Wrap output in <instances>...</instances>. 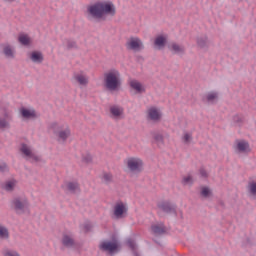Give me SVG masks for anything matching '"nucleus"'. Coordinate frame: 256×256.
<instances>
[{"label":"nucleus","mask_w":256,"mask_h":256,"mask_svg":"<svg viewBox=\"0 0 256 256\" xmlns=\"http://www.w3.org/2000/svg\"><path fill=\"white\" fill-rule=\"evenodd\" d=\"M50 129L54 132L57 137L58 143H66L67 139L71 137V128L69 126H63L57 122L50 124Z\"/></svg>","instance_id":"nucleus-3"},{"label":"nucleus","mask_w":256,"mask_h":256,"mask_svg":"<svg viewBox=\"0 0 256 256\" xmlns=\"http://www.w3.org/2000/svg\"><path fill=\"white\" fill-rule=\"evenodd\" d=\"M12 209L17 215H25L29 211V200L25 196H17L12 200Z\"/></svg>","instance_id":"nucleus-4"},{"label":"nucleus","mask_w":256,"mask_h":256,"mask_svg":"<svg viewBox=\"0 0 256 256\" xmlns=\"http://www.w3.org/2000/svg\"><path fill=\"white\" fill-rule=\"evenodd\" d=\"M126 49L135 52L143 51L145 45H143V41H141L139 37H131L126 42Z\"/></svg>","instance_id":"nucleus-8"},{"label":"nucleus","mask_w":256,"mask_h":256,"mask_svg":"<svg viewBox=\"0 0 256 256\" xmlns=\"http://www.w3.org/2000/svg\"><path fill=\"white\" fill-rule=\"evenodd\" d=\"M130 87L136 91V93H145L146 89L143 84L137 80L130 81Z\"/></svg>","instance_id":"nucleus-22"},{"label":"nucleus","mask_w":256,"mask_h":256,"mask_svg":"<svg viewBox=\"0 0 256 256\" xmlns=\"http://www.w3.org/2000/svg\"><path fill=\"white\" fill-rule=\"evenodd\" d=\"M19 152L21 153L22 157L29 161L30 163H39L41 162V156L37 155L31 146L21 143L19 147Z\"/></svg>","instance_id":"nucleus-6"},{"label":"nucleus","mask_w":256,"mask_h":256,"mask_svg":"<svg viewBox=\"0 0 256 256\" xmlns=\"http://www.w3.org/2000/svg\"><path fill=\"white\" fill-rule=\"evenodd\" d=\"M197 45L200 47V49H209L211 43L209 42L207 36H202L197 38Z\"/></svg>","instance_id":"nucleus-23"},{"label":"nucleus","mask_w":256,"mask_h":256,"mask_svg":"<svg viewBox=\"0 0 256 256\" xmlns=\"http://www.w3.org/2000/svg\"><path fill=\"white\" fill-rule=\"evenodd\" d=\"M0 237L2 239H7V237H9V232L7 231V228L0 226Z\"/></svg>","instance_id":"nucleus-38"},{"label":"nucleus","mask_w":256,"mask_h":256,"mask_svg":"<svg viewBox=\"0 0 256 256\" xmlns=\"http://www.w3.org/2000/svg\"><path fill=\"white\" fill-rule=\"evenodd\" d=\"M128 247L131 249V251L133 252L134 256H139V252H137V244L135 243V240H133L132 238H129L126 241Z\"/></svg>","instance_id":"nucleus-29"},{"label":"nucleus","mask_w":256,"mask_h":256,"mask_svg":"<svg viewBox=\"0 0 256 256\" xmlns=\"http://www.w3.org/2000/svg\"><path fill=\"white\" fill-rule=\"evenodd\" d=\"M129 215V206L123 201H117L112 209V219L119 221L127 218Z\"/></svg>","instance_id":"nucleus-5"},{"label":"nucleus","mask_w":256,"mask_h":256,"mask_svg":"<svg viewBox=\"0 0 256 256\" xmlns=\"http://www.w3.org/2000/svg\"><path fill=\"white\" fill-rule=\"evenodd\" d=\"M157 207L160 211H163V213L177 215V205L170 201H160L158 202Z\"/></svg>","instance_id":"nucleus-11"},{"label":"nucleus","mask_w":256,"mask_h":256,"mask_svg":"<svg viewBox=\"0 0 256 256\" xmlns=\"http://www.w3.org/2000/svg\"><path fill=\"white\" fill-rule=\"evenodd\" d=\"M219 99V94L217 92H209L203 97V101H206V103H215Z\"/></svg>","instance_id":"nucleus-24"},{"label":"nucleus","mask_w":256,"mask_h":256,"mask_svg":"<svg viewBox=\"0 0 256 256\" xmlns=\"http://www.w3.org/2000/svg\"><path fill=\"white\" fill-rule=\"evenodd\" d=\"M193 183H194V180H193V176L191 174L183 176L182 184H184V185H193Z\"/></svg>","instance_id":"nucleus-35"},{"label":"nucleus","mask_w":256,"mask_h":256,"mask_svg":"<svg viewBox=\"0 0 256 256\" xmlns=\"http://www.w3.org/2000/svg\"><path fill=\"white\" fill-rule=\"evenodd\" d=\"M200 195H201V197H204L205 199H207L208 197H211V189H209V187H207V186H202L200 188Z\"/></svg>","instance_id":"nucleus-32"},{"label":"nucleus","mask_w":256,"mask_h":256,"mask_svg":"<svg viewBox=\"0 0 256 256\" xmlns=\"http://www.w3.org/2000/svg\"><path fill=\"white\" fill-rule=\"evenodd\" d=\"M99 249L100 251L115 253V251L119 249V243H117V241H114V242L103 241L100 243Z\"/></svg>","instance_id":"nucleus-12"},{"label":"nucleus","mask_w":256,"mask_h":256,"mask_svg":"<svg viewBox=\"0 0 256 256\" xmlns=\"http://www.w3.org/2000/svg\"><path fill=\"white\" fill-rule=\"evenodd\" d=\"M5 171H9L7 164H5V163L0 164V173H5Z\"/></svg>","instance_id":"nucleus-43"},{"label":"nucleus","mask_w":256,"mask_h":256,"mask_svg":"<svg viewBox=\"0 0 256 256\" xmlns=\"http://www.w3.org/2000/svg\"><path fill=\"white\" fill-rule=\"evenodd\" d=\"M191 139H193V136L190 133H185L183 136L184 143H191Z\"/></svg>","instance_id":"nucleus-41"},{"label":"nucleus","mask_w":256,"mask_h":256,"mask_svg":"<svg viewBox=\"0 0 256 256\" xmlns=\"http://www.w3.org/2000/svg\"><path fill=\"white\" fill-rule=\"evenodd\" d=\"M3 256H21V254H19V252L15 251V250H11V249H5L2 252Z\"/></svg>","instance_id":"nucleus-36"},{"label":"nucleus","mask_w":256,"mask_h":256,"mask_svg":"<svg viewBox=\"0 0 256 256\" xmlns=\"http://www.w3.org/2000/svg\"><path fill=\"white\" fill-rule=\"evenodd\" d=\"M200 176L203 177V179H207L209 177V174L207 173V170L205 168L199 169Z\"/></svg>","instance_id":"nucleus-42"},{"label":"nucleus","mask_w":256,"mask_h":256,"mask_svg":"<svg viewBox=\"0 0 256 256\" xmlns=\"http://www.w3.org/2000/svg\"><path fill=\"white\" fill-rule=\"evenodd\" d=\"M163 117L161 111L158 110L157 107L152 106L147 110V119L149 121H154V123L159 122V120Z\"/></svg>","instance_id":"nucleus-14"},{"label":"nucleus","mask_w":256,"mask_h":256,"mask_svg":"<svg viewBox=\"0 0 256 256\" xmlns=\"http://www.w3.org/2000/svg\"><path fill=\"white\" fill-rule=\"evenodd\" d=\"M3 53L8 59H13L15 57V52L13 51V47H11V45L4 46Z\"/></svg>","instance_id":"nucleus-27"},{"label":"nucleus","mask_w":256,"mask_h":256,"mask_svg":"<svg viewBox=\"0 0 256 256\" xmlns=\"http://www.w3.org/2000/svg\"><path fill=\"white\" fill-rule=\"evenodd\" d=\"M121 72L111 69L104 73V87L107 91H119L121 89Z\"/></svg>","instance_id":"nucleus-2"},{"label":"nucleus","mask_w":256,"mask_h":256,"mask_svg":"<svg viewBox=\"0 0 256 256\" xmlns=\"http://www.w3.org/2000/svg\"><path fill=\"white\" fill-rule=\"evenodd\" d=\"M15 187H17V180L15 179L8 180L4 184L5 191H14Z\"/></svg>","instance_id":"nucleus-28"},{"label":"nucleus","mask_w":256,"mask_h":256,"mask_svg":"<svg viewBox=\"0 0 256 256\" xmlns=\"http://www.w3.org/2000/svg\"><path fill=\"white\" fill-rule=\"evenodd\" d=\"M248 191L253 197H256V181L251 180L248 182Z\"/></svg>","instance_id":"nucleus-31"},{"label":"nucleus","mask_w":256,"mask_h":256,"mask_svg":"<svg viewBox=\"0 0 256 256\" xmlns=\"http://www.w3.org/2000/svg\"><path fill=\"white\" fill-rule=\"evenodd\" d=\"M168 49L169 51H171L173 55H185L187 51V49L185 48V45L179 44L177 42H171L168 45Z\"/></svg>","instance_id":"nucleus-13"},{"label":"nucleus","mask_w":256,"mask_h":256,"mask_svg":"<svg viewBox=\"0 0 256 256\" xmlns=\"http://www.w3.org/2000/svg\"><path fill=\"white\" fill-rule=\"evenodd\" d=\"M62 245L67 248L75 247V238L73 237V234H63Z\"/></svg>","instance_id":"nucleus-18"},{"label":"nucleus","mask_w":256,"mask_h":256,"mask_svg":"<svg viewBox=\"0 0 256 256\" xmlns=\"http://www.w3.org/2000/svg\"><path fill=\"white\" fill-rule=\"evenodd\" d=\"M165 45H167V35L160 34L156 36L154 39V47H156V49H165Z\"/></svg>","instance_id":"nucleus-17"},{"label":"nucleus","mask_w":256,"mask_h":256,"mask_svg":"<svg viewBox=\"0 0 256 256\" xmlns=\"http://www.w3.org/2000/svg\"><path fill=\"white\" fill-rule=\"evenodd\" d=\"M151 231L154 235H165V233H167V227H165L163 223L152 224Z\"/></svg>","instance_id":"nucleus-20"},{"label":"nucleus","mask_w":256,"mask_h":256,"mask_svg":"<svg viewBox=\"0 0 256 256\" xmlns=\"http://www.w3.org/2000/svg\"><path fill=\"white\" fill-rule=\"evenodd\" d=\"M153 138L158 145H163L165 143V137H163V134L161 133H155Z\"/></svg>","instance_id":"nucleus-34"},{"label":"nucleus","mask_w":256,"mask_h":256,"mask_svg":"<svg viewBox=\"0 0 256 256\" xmlns=\"http://www.w3.org/2000/svg\"><path fill=\"white\" fill-rule=\"evenodd\" d=\"M87 13L94 21H105L107 17H115L117 9L111 1H98L87 7Z\"/></svg>","instance_id":"nucleus-1"},{"label":"nucleus","mask_w":256,"mask_h":256,"mask_svg":"<svg viewBox=\"0 0 256 256\" xmlns=\"http://www.w3.org/2000/svg\"><path fill=\"white\" fill-rule=\"evenodd\" d=\"M244 121H245V118L243 117V115L237 114L233 117V122L235 123V125L237 127H241V125H243Z\"/></svg>","instance_id":"nucleus-33"},{"label":"nucleus","mask_w":256,"mask_h":256,"mask_svg":"<svg viewBox=\"0 0 256 256\" xmlns=\"http://www.w3.org/2000/svg\"><path fill=\"white\" fill-rule=\"evenodd\" d=\"M82 161L84 163H91V161H93V157L91 156V154L86 153V154L82 155Z\"/></svg>","instance_id":"nucleus-40"},{"label":"nucleus","mask_w":256,"mask_h":256,"mask_svg":"<svg viewBox=\"0 0 256 256\" xmlns=\"http://www.w3.org/2000/svg\"><path fill=\"white\" fill-rule=\"evenodd\" d=\"M82 229H83L84 233H89V231H91V229H93V225L90 222H86L83 224Z\"/></svg>","instance_id":"nucleus-39"},{"label":"nucleus","mask_w":256,"mask_h":256,"mask_svg":"<svg viewBox=\"0 0 256 256\" xmlns=\"http://www.w3.org/2000/svg\"><path fill=\"white\" fill-rule=\"evenodd\" d=\"M102 181H104L106 185L111 184L113 181V174L111 172H104L102 175Z\"/></svg>","instance_id":"nucleus-30"},{"label":"nucleus","mask_w":256,"mask_h":256,"mask_svg":"<svg viewBox=\"0 0 256 256\" xmlns=\"http://www.w3.org/2000/svg\"><path fill=\"white\" fill-rule=\"evenodd\" d=\"M125 113V109L119 105L110 106V115L112 119H123V115Z\"/></svg>","instance_id":"nucleus-15"},{"label":"nucleus","mask_w":256,"mask_h":256,"mask_svg":"<svg viewBox=\"0 0 256 256\" xmlns=\"http://www.w3.org/2000/svg\"><path fill=\"white\" fill-rule=\"evenodd\" d=\"M20 113L23 119H37V112L33 109L22 107Z\"/></svg>","instance_id":"nucleus-19"},{"label":"nucleus","mask_w":256,"mask_h":256,"mask_svg":"<svg viewBox=\"0 0 256 256\" xmlns=\"http://www.w3.org/2000/svg\"><path fill=\"white\" fill-rule=\"evenodd\" d=\"M125 163L130 173H141V171H143L144 163L139 157H129Z\"/></svg>","instance_id":"nucleus-7"},{"label":"nucleus","mask_w":256,"mask_h":256,"mask_svg":"<svg viewBox=\"0 0 256 256\" xmlns=\"http://www.w3.org/2000/svg\"><path fill=\"white\" fill-rule=\"evenodd\" d=\"M29 58L33 63L41 64L42 61H44L43 53L40 51H33L29 54Z\"/></svg>","instance_id":"nucleus-21"},{"label":"nucleus","mask_w":256,"mask_h":256,"mask_svg":"<svg viewBox=\"0 0 256 256\" xmlns=\"http://www.w3.org/2000/svg\"><path fill=\"white\" fill-rule=\"evenodd\" d=\"M236 149L239 153H245L249 149V142L245 140L237 141Z\"/></svg>","instance_id":"nucleus-25"},{"label":"nucleus","mask_w":256,"mask_h":256,"mask_svg":"<svg viewBox=\"0 0 256 256\" xmlns=\"http://www.w3.org/2000/svg\"><path fill=\"white\" fill-rule=\"evenodd\" d=\"M13 121V111L4 110L3 116L0 117V129L5 131V129H11V122Z\"/></svg>","instance_id":"nucleus-9"},{"label":"nucleus","mask_w":256,"mask_h":256,"mask_svg":"<svg viewBox=\"0 0 256 256\" xmlns=\"http://www.w3.org/2000/svg\"><path fill=\"white\" fill-rule=\"evenodd\" d=\"M67 49H77V42L75 40L68 39L66 40Z\"/></svg>","instance_id":"nucleus-37"},{"label":"nucleus","mask_w":256,"mask_h":256,"mask_svg":"<svg viewBox=\"0 0 256 256\" xmlns=\"http://www.w3.org/2000/svg\"><path fill=\"white\" fill-rule=\"evenodd\" d=\"M62 189L67 191V193H71V195H77V193H81V184L77 180L66 181L62 185Z\"/></svg>","instance_id":"nucleus-10"},{"label":"nucleus","mask_w":256,"mask_h":256,"mask_svg":"<svg viewBox=\"0 0 256 256\" xmlns=\"http://www.w3.org/2000/svg\"><path fill=\"white\" fill-rule=\"evenodd\" d=\"M18 41L21 43V45H24L25 47L31 45V38H29V35L27 34H19Z\"/></svg>","instance_id":"nucleus-26"},{"label":"nucleus","mask_w":256,"mask_h":256,"mask_svg":"<svg viewBox=\"0 0 256 256\" xmlns=\"http://www.w3.org/2000/svg\"><path fill=\"white\" fill-rule=\"evenodd\" d=\"M74 80L82 87H87V85H89V76L83 71L74 73Z\"/></svg>","instance_id":"nucleus-16"}]
</instances>
